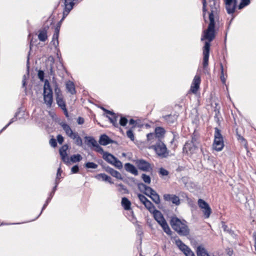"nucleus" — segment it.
<instances>
[{
  "mask_svg": "<svg viewBox=\"0 0 256 256\" xmlns=\"http://www.w3.org/2000/svg\"><path fill=\"white\" fill-rule=\"evenodd\" d=\"M54 93H55L56 98H58V97H60V96L61 97V96H63L62 94L61 90L58 88V86L56 82H55L54 83Z\"/></svg>",
  "mask_w": 256,
  "mask_h": 256,
  "instance_id": "obj_36",
  "label": "nucleus"
},
{
  "mask_svg": "<svg viewBox=\"0 0 256 256\" xmlns=\"http://www.w3.org/2000/svg\"><path fill=\"white\" fill-rule=\"evenodd\" d=\"M150 192L152 193L150 194V198L156 204H160V196L158 194L153 188H152Z\"/></svg>",
  "mask_w": 256,
  "mask_h": 256,
  "instance_id": "obj_20",
  "label": "nucleus"
},
{
  "mask_svg": "<svg viewBox=\"0 0 256 256\" xmlns=\"http://www.w3.org/2000/svg\"><path fill=\"white\" fill-rule=\"evenodd\" d=\"M212 146L213 148L217 152L222 150L224 147L223 136L220 130L218 128H214V141Z\"/></svg>",
  "mask_w": 256,
  "mask_h": 256,
  "instance_id": "obj_4",
  "label": "nucleus"
},
{
  "mask_svg": "<svg viewBox=\"0 0 256 256\" xmlns=\"http://www.w3.org/2000/svg\"><path fill=\"white\" fill-rule=\"evenodd\" d=\"M102 158L106 161L112 164L115 160L114 159H116V158L114 155L108 152L104 153Z\"/></svg>",
  "mask_w": 256,
  "mask_h": 256,
  "instance_id": "obj_22",
  "label": "nucleus"
},
{
  "mask_svg": "<svg viewBox=\"0 0 256 256\" xmlns=\"http://www.w3.org/2000/svg\"><path fill=\"white\" fill-rule=\"evenodd\" d=\"M60 30V26H56V27L55 28V29H54V34H53V36H54V37L55 38H58Z\"/></svg>",
  "mask_w": 256,
  "mask_h": 256,
  "instance_id": "obj_56",
  "label": "nucleus"
},
{
  "mask_svg": "<svg viewBox=\"0 0 256 256\" xmlns=\"http://www.w3.org/2000/svg\"><path fill=\"white\" fill-rule=\"evenodd\" d=\"M51 200H52L51 198L48 197V198L46 199V200L45 202V204H44V206L42 208V210H41L40 214L34 220H32V221L36 220L40 216V215L42 214V211L46 208V207L48 205L49 202H50Z\"/></svg>",
  "mask_w": 256,
  "mask_h": 256,
  "instance_id": "obj_46",
  "label": "nucleus"
},
{
  "mask_svg": "<svg viewBox=\"0 0 256 256\" xmlns=\"http://www.w3.org/2000/svg\"><path fill=\"white\" fill-rule=\"evenodd\" d=\"M138 188L140 191L143 192L146 190H150L152 188L147 186L146 185L142 182L138 184Z\"/></svg>",
  "mask_w": 256,
  "mask_h": 256,
  "instance_id": "obj_39",
  "label": "nucleus"
},
{
  "mask_svg": "<svg viewBox=\"0 0 256 256\" xmlns=\"http://www.w3.org/2000/svg\"><path fill=\"white\" fill-rule=\"evenodd\" d=\"M94 148H95L94 150L96 152H98L101 154H103V155L104 154V153L106 152L104 151V150L102 148V147H101L98 143L95 145Z\"/></svg>",
  "mask_w": 256,
  "mask_h": 256,
  "instance_id": "obj_49",
  "label": "nucleus"
},
{
  "mask_svg": "<svg viewBox=\"0 0 256 256\" xmlns=\"http://www.w3.org/2000/svg\"><path fill=\"white\" fill-rule=\"evenodd\" d=\"M60 126L62 128L63 130L65 131L66 134L70 138L73 136V135L76 132H74L69 125L65 122L60 123Z\"/></svg>",
  "mask_w": 256,
  "mask_h": 256,
  "instance_id": "obj_17",
  "label": "nucleus"
},
{
  "mask_svg": "<svg viewBox=\"0 0 256 256\" xmlns=\"http://www.w3.org/2000/svg\"><path fill=\"white\" fill-rule=\"evenodd\" d=\"M198 206L201 209H204V208H206V206H209L206 201L201 198L198 200Z\"/></svg>",
  "mask_w": 256,
  "mask_h": 256,
  "instance_id": "obj_42",
  "label": "nucleus"
},
{
  "mask_svg": "<svg viewBox=\"0 0 256 256\" xmlns=\"http://www.w3.org/2000/svg\"><path fill=\"white\" fill-rule=\"evenodd\" d=\"M68 148V144H66L63 145L59 150V152L60 156H64V155H67L66 151Z\"/></svg>",
  "mask_w": 256,
  "mask_h": 256,
  "instance_id": "obj_38",
  "label": "nucleus"
},
{
  "mask_svg": "<svg viewBox=\"0 0 256 256\" xmlns=\"http://www.w3.org/2000/svg\"><path fill=\"white\" fill-rule=\"evenodd\" d=\"M126 136H127L130 138V140L132 141H134V136L132 130H128L126 132Z\"/></svg>",
  "mask_w": 256,
  "mask_h": 256,
  "instance_id": "obj_50",
  "label": "nucleus"
},
{
  "mask_svg": "<svg viewBox=\"0 0 256 256\" xmlns=\"http://www.w3.org/2000/svg\"><path fill=\"white\" fill-rule=\"evenodd\" d=\"M172 135H173V138L172 140L171 141V143H172L174 142V140H176L178 138V134L176 132H172Z\"/></svg>",
  "mask_w": 256,
  "mask_h": 256,
  "instance_id": "obj_64",
  "label": "nucleus"
},
{
  "mask_svg": "<svg viewBox=\"0 0 256 256\" xmlns=\"http://www.w3.org/2000/svg\"><path fill=\"white\" fill-rule=\"evenodd\" d=\"M38 76L41 82H44L43 92L44 103L48 108H50L53 102V93L50 84L48 80H44V70H39Z\"/></svg>",
  "mask_w": 256,
  "mask_h": 256,
  "instance_id": "obj_2",
  "label": "nucleus"
},
{
  "mask_svg": "<svg viewBox=\"0 0 256 256\" xmlns=\"http://www.w3.org/2000/svg\"><path fill=\"white\" fill-rule=\"evenodd\" d=\"M49 142L50 145L53 148H56L57 146L56 140L54 138H50Z\"/></svg>",
  "mask_w": 256,
  "mask_h": 256,
  "instance_id": "obj_58",
  "label": "nucleus"
},
{
  "mask_svg": "<svg viewBox=\"0 0 256 256\" xmlns=\"http://www.w3.org/2000/svg\"><path fill=\"white\" fill-rule=\"evenodd\" d=\"M66 88L68 92L72 94H74L76 93L75 86L74 82L70 80H68L66 83Z\"/></svg>",
  "mask_w": 256,
  "mask_h": 256,
  "instance_id": "obj_21",
  "label": "nucleus"
},
{
  "mask_svg": "<svg viewBox=\"0 0 256 256\" xmlns=\"http://www.w3.org/2000/svg\"><path fill=\"white\" fill-rule=\"evenodd\" d=\"M62 171L60 168H59L58 169L57 172H56V179H60L61 178V174H62Z\"/></svg>",
  "mask_w": 256,
  "mask_h": 256,
  "instance_id": "obj_63",
  "label": "nucleus"
},
{
  "mask_svg": "<svg viewBox=\"0 0 256 256\" xmlns=\"http://www.w3.org/2000/svg\"><path fill=\"white\" fill-rule=\"evenodd\" d=\"M147 139L148 140H152L154 138H156L154 133H149L146 135Z\"/></svg>",
  "mask_w": 256,
  "mask_h": 256,
  "instance_id": "obj_61",
  "label": "nucleus"
},
{
  "mask_svg": "<svg viewBox=\"0 0 256 256\" xmlns=\"http://www.w3.org/2000/svg\"><path fill=\"white\" fill-rule=\"evenodd\" d=\"M250 3V0H241L238 6V10H242L244 7L248 6Z\"/></svg>",
  "mask_w": 256,
  "mask_h": 256,
  "instance_id": "obj_35",
  "label": "nucleus"
},
{
  "mask_svg": "<svg viewBox=\"0 0 256 256\" xmlns=\"http://www.w3.org/2000/svg\"><path fill=\"white\" fill-rule=\"evenodd\" d=\"M220 80L224 84H226V78L224 77V66L222 64H220Z\"/></svg>",
  "mask_w": 256,
  "mask_h": 256,
  "instance_id": "obj_41",
  "label": "nucleus"
},
{
  "mask_svg": "<svg viewBox=\"0 0 256 256\" xmlns=\"http://www.w3.org/2000/svg\"><path fill=\"white\" fill-rule=\"evenodd\" d=\"M226 12L229 14H233L237 6V0H224Z\"/></svg>",
  "mask_w": 256,
  "mask_h": 256,
  "instance_id": "obj_7",
  "label": "nucleus"
},
{
  "mask_svg": "<svg viewBox=\"0 0 256 256\" xmlns=\"http://www.w3.org/2000/svg\"><path fill=\"white\" fill-rule=\"evenodd\" d=\"M96 178L98 180H102L104 182H109L110 184H114V182L112 181V178L106 175L105 174H98L95 176Z\"/></svg>",
  "mask_w": 256,
  "mask_h": 256,
  "instance_id": "obj_18",
  "label": "nucleus"
},
{
  "mask_svg": "<svg viewBox=\"0 0 256 256\" xmlns=\"http://www.w3.org/2000/svg\"><path fill=\"white\" fill-rule=\"evenodd\" d=\"M106 117L108 118L110 122L112 124L113 126L116 128L118 127V124L117 122L118 116L114 113V115H112V116H106Z\"/></svg>",
  "mask_w": 256,
  "mask_h": 256,
  "instance_id": "obj_33",
  "label": "nucleus"
},
{
  "mask_svg": "<svg viewBox=\"0 0 256 256\" xmlns=\"http://www.w3.org/2000/svg\"><path fill=\"white\" fill-rule=\"evenodd\" d=\"M200 81L201 80L200 76L197 74L196 75L190 87V90L194 94H196L199 89Z\"/></svg>",
  "mask_w": 256,
  "mask_h": 256,
  "instance_id": "obj_11",
  "label": "nucleus"
},
{
  "mask_svg": "<svg viewBox=\"0 0 256 256\" xmlns=\"http://www.w3.org/2000/svg\"><path fill=\"white\" fill-rule=\"evenodd\" d=\"M138 196L140 200L144 204L146 202L148 199L143 194H138Z\"/></svg>",
  "mask_w": 256,
  "mask_h": 256,
  "instance_id": "obj_53",
  "label": "nucleus"
},
{
  "mask_svg": "<svg viewBox=\"0 0 256 256\" xmlns=\"http://www.w3.org/2000/svg\"><path fill=\"white\" fill-rule=\"evenodd\" d=\"M82 158V156L80 154H73L70 157V160L73 163L80 162Z\"/></svg>",
  "mask_w": 256,
  "mask_h": 256,
  "instance_id": "obj_32",
  "label": "nucleus"
},
{
  "mask_svg": "<svg viewBox=\"0 0 256 256\" xmlns=\"http://www.w3.org/2000/svg\"><path fill=\"white\" fill-rule=\"evenodd\" d=\"M29 53H30V52H29ZM30 54H28V55L27 57V62H26V67H27V73L26 74H24L22 77V88H24V91L26 92V80L29 77V68H30Z\"/></svg>",
  "mask_w": 256,
  "mask_h": 256,
  "instance_id": "obj_13",
  "label": "nucleus"
},
{
  "mask_svg": "<svg viewBox=\"0 0 256 256\" xmlns=\"http://www.w3.org/2000/svg\"><path fill=\"white\" fill-rule=\"evenodd\" d=\"M184 254L186 256H195L194 252L190 248Z\"/></svg>",
  "mask_w": 256,
  "mask_h": 256,
  "instance_id": "obj_57",
  "label": "nucleus"
},
{
  "mask_svg": "<svg viewBox=\"0 0 256 256\" xmlns=\"http://www.w3.org/2000/svg\"><path fill=\"white\" fill-rule=\"evenodd\" d=\"M114 160H115L114 161L112 164L114 165L116 168H118V169L121 170L122 168V162L117 158H116V159Z\"/></svg>",
  "mask_w": 256,
  "mask_h": 256,
  "instance_id": "obj_45",
  "label": "nucleus"
},
{
  "mask_svg": "<svg viewBox=\"0 0 256 256\" xmlns=\"http://www.w3.org/2000/svg\"><path fill=\"white\" fill-rule=\"evenodd\" d=\"M128 120L127 118L124 116H121L120 120V124L122 126H124L126 125Z\"/></svg>",
  "mask_w": 256,
  "mask_h": 256,
  "instance_id": "obj_51",
  "label": "nucleus"
},
{
  "mask_svg": "<svg viewBox=\"0 0 256 256\" xmlns=\"http://www.w3.org/2000/svg\"><path fill=\"white\" fill-rule=\"evenodd\" d=\"M134 162L138 168L142 171L150 172L152 170L151 164L142 158L136 159L134 160Z\"/></svg>",
  "mask_w": 256,
  "mask_h": 256,
  "instance_id": "obj_6",
  "label": "nucleus"
},
{
  "mask_svg": "<svg viewBox=\"0 0 256 256\" xmlns=\"http://www.w3.org/2000/svg\"><path fill=\"white\" fill-rule=\"evenodd\" d=\"M84 138L87 140L88 144H91L93 147L97 144L96 140L92 136H86Z\"/></svg>",
  "mask_w": 256,
  "mask_h": 256,
  "instance_id": "obj_37",
  "label": "nucleus"
},
{
  "mask_svg": "<svg viewBox=\"0 0 256 256\" xmlns=\"http://www.w3.org/2000/svg\"><path fill=\"white\" fill-rule=\"evenodd\" d=\"M202 210V212L204 214L205 218H208L212 213V210L210 206H208Z\"/></svg>",
  "mask_w": 256,
  "mask_h": 256,
  "instance_id": "obj_40",
  "label": "nucleus"
},
{
  "mask_svg": "<svg viewBox=\"0 0 256 256\" xmlns=\"http://www.w3.org/2000/svg\"><path fill=\"white\" fill-rule=\"evenodd\" d=\"M122 205L123 206L124 208L126 210H130L131 208V202L130 200L126 197L122 198Z\"/></svg>",
  "mask_w": 256,
  "mask_h": 256,
  "instance_id": "obj_25",
  "label": "nucleus"
},
{
  "mask_svg": "<svg viewBox=\"0 0 256 256\" xmlns=\"http://www.w3.org/2000/svg\"><path fill=\"white\" fill-rule=\"evenodd\" d=\"M198 148L196 144H192V142L188 141L184 144L183 147V152L186 154H192L194 152L196 149Z\"/></svg>",
  "mask_w": 256,
  "mask_h": 256,
  "instance_id": "obj_9",
  "label": "nucleus"
},
{
  "mask_svg": "<svg viewBox=\"0 0 256 256\" xmlns=\"http://www.w3.org/2000/svg\"><path fill=\"white\" fill-rule=\"evenodd\" d=\"M176 244L184 253L189 248L180 239H178L176 240Z\"/></svg>",
  "mask_w": 256,
  "mask_h": 256,
  "instance_id": "obj_24",
  "label": "nucleus"
},
{
  "mask_svg": "<svg viewBox=\"0 0 256 256\" xmlns=\"http://www.w3.org/2000/svg\"><path fill=\"white\" fill-rule=\"evenodd\" d=\"M56 102L58 106H60L62 109H64V108L66 109V105L64 100L63 96L56 98Z\"/></svg>",
  "mask_w": 256,
  "mask_h": 256,
  "instance_id": "obj_30",
  "label": "nucleus"
},
{
  "mask_svg": "<svg viewBox=\"0 0 256 256\" xmlns=\"http://www.w3.org/2000/svg\"><path fill=\"white\" fill-rule=\"evenodd\" d=\"M204 34L202 36L201 40H208L205 42L202 48L203 54V67L206 68L208 64L210 42L215 38V21L210 20V23L206 30L203 32Z\"/></svg>",
  "mask_w": 256,
  "mask_h": 256,
  "instance_id": "obj_1",
  "label": "nucleus"
},
{
  "mask_svg": "<svg viewBox=\"0 0 256 256\" xmlns=\"http://www.w3.org/2000/svg\"><path fill=\"white\" fill-rule=\"evenodd\" d=\"M210 12L209 14V20H214V18L218 14L219 10V6L216 4V0H210Z\"/></svg>",
  "mask_w": 256,
  "mask_h": 256,
  "instance_id": "obj_8",
  "label": "nucleus"
},
{
  "mask_svg": "<svg viewBox=\"0 0 256 256\" xmlns=\"http://www.w3.org/2000/svg\"><path fill=\"white\" fill-rule=\"evenodd\" d=\"M62 160L66 164H69L70 162V158H68L67 155H64V156H61Z\"/></svg>",
  "mask_w": 256,
  "mask_h": 256,
  "instance_id": "obj_59",
  "label": "nucleus"
},
{
  "mask_svg": "<svg viewBox=\"0 0 256 256\" xmlns=\"http://www.w3.org/2000/svg\"><path fill=\"white\" fill-rule=\"evenodd\" d=\"M38 38L40 41L45 42L48 38L46 30L44 28L42 30H40L38 35Z\"/></svg>",
  "mask_w": 256,
  "mask_h": 256,
  "instance_id": "obj_27",
  "label": "nucleus"
},
{
  "mask_svg": "<svg viewBox=\"0 0 256 256\" xmlns=\"http://www.w3.org/2000/svg\"><path fill=\"white\" fill-rule=\"evenodd\" d=\"M72 139L74 140V142L76 145L82 146V138L78 136V134L76 132L73 136L72 137Z\"/></svg>",
  "mask_w": 256,
  "mask_h": 256,
  "instance_id": "obj_29",
  "label": "nucleus"
},
{
  "mask_svg": "<svg viewBox=\"0 0 256 256\" xmlns=\"http://www.w3.org/2000/svg\"><path fill=\"white\" fill-rule=\"evenodd\" d=\"M58 38H55L54 37V36H52V40L51 42L52 44L56 48H57L58 46Z\"/></svg>",
  "mask_w": 256,
  "mask_h": 256,
  "instance_id": "obj_54",
  "label": "nucleus"
},
{
  "mask_svg": "<svg viewBox=\"0 0 256 256\" xmlns=\"http://www.w3.org/2000/svg\"><path fill=\"white\" fill-rule=\"evenodd\" d=\"M105 170L106 172L109 173L112 176L116 178L117 179L122 180L123 179L122 174L118 171L114 170V168H110L109 166H106L105 168Z\"/></svg>",
  "mask_w": 256,
  "mask_h": 256,
  "instance_id": "obj_14",
  "label": "nucleus"
},
{
  "mask_svg": "<svg viewBox=\"0 0 256 256\" xmlns=\"http://www.w3.org/2000/svg\"><path fill=\"white\" fill-rule=\"evenodd\" d=\"M178 118V114H168L162 116L164 120L170 124H174L177 120Z\"/></svg>",
  "mask_w": 256,
  "mask_h": 256,
  "instance_id": "obj_19",
  "label": "nucleus"
},
{
  "mask_svg": "<svg viewBox=\"0 0 256 256\" xmlns=\"http://www.w3.org/2000/svg\"><path fill=\"white\" fill-rule=\"evenodd\" d=\"M152 213L154 218L156 222L159 220H162V219L164 218L161 212L157 210H154Z\"/></svg>",
  "mask_w": 256,
  "mask_h": 256,
  "instance_id": "obj_34",
  "label": "nucleus"
},
{
  "mask_svg": "<svg viewBox=\"0 0 256 256\" xmlns=\"http://www.w3.org/2000/svg\"><path fill=\"white\" fill-rule=\"evenodd\" d=\"M158 174L161 176H167L169 174L168 170L163 168H160L158 170Z\"/></svg>",
  "mask_w": 256,
  "mask_h": 256,
  "instance_id": "obj_48",
  "label": "nucleus"
},
{
  "mask_svg": "<svg viewBox=\"0 0 256 256\" xmlns=\"http://www.w3.org/2000/svg\"><path fill=\"white\" fill-rule=\"evenodd\" d=\"M206 12H207V10H206V0H202V12H203V16H204V18H205V16H206ZM204 20L206 21V19H204Z\"/></svg>",
  "mask_w": 256,
  "mask_h": 256,
  "instance_id": "obj_52",
  "label": "nucleus"
},
{
  "mask_svg": "<svg viewBox=\"0 0 256 256\" xmlns=\"http://www.w3.org/2000/svg\"><path fill=\"white\" fill-rule=\"evenodd\" d=\"M162 227L164 231L168 235H170L172 234V231L166 222L164 218H162V220H159L157 222Z\"/></svg>",
  "mask_w": 256,
  "mask_h": 256,
  "instance_id": "obj_16",
  "label": "nucleus"
},
{
  "mask_svg": "<svg viewBox=\"0 0 256 256\" xmlns=\"http://www.w3.org/2000/svg\"><path fill=\"white\" fill-rule=\"evenodd\" d=\"M98 142L100 145L106 146L110 144H116V142L110 138L106 134H102L98 140Z\"/></svg>",
  "mask_w": 256,
  "mask_h": 256,
  "instance_id": "obj_12",
  "label": "nucleus"
},
{
  "mask_svg": "<svg viewBox=\"0 0 256 256\" xmlns=\"http://www.w3.org/2000/svg\"><path fill=\"white\" fill-rule=\"evenodd\" d=\"M20 112V108H18V110L16 112L14 118H12L10 121V122L4 126L0 130V134L4 130H5L11 124L16 122L17 120V117Z\"/></svg>",
  "mask_w": 256,
  "mask_h": 256,
  "instance_id": "obj_28",
  "label": "nucleus"
},
{
  "mask_svg": "<svg viewBox=\"0 0 256 256\" xmlns=\"http://www.w3.org/2000/svg\"><path fill=\"white\" fill-rule=\"evenodd\" d=\"M164 199L165 201L172 202L176 206H179L180 203L179 197L175 194H164Z\"/></svg>",
  "mask_w": 256,
  "mask_h": 256,
  "instance_id": "obj_10",
  "label": "nucleus"
},
{
  "mask_svg": "<svg viewBox=\"0 0 256 256\" xmlns=\"http://www.w3.org/2000/svg\"><path fill=\"white\" fill-rule=\"evenodd\" d=\"M152 148L160 158H166L168 155V152L165 144L158 140L154 145L152 146Z\"/></svg>",
  "mask_w": 256,
  "mask_h": 256,
  "instance_id": "obj_5",
  "label": "nucleus"
},
{
  "mask_svg": "<svg viewBox=\"0 0 256 256\" xmlns=\"http://www.w3.org/2000/svg\"><path fill=\"white\" fill-rule=\"evenodd\" d=\"M222 228L224 232L228 233L232 236L234 234V232L231 229L228 228V226L226 225L224 222H222Z\"/></svg>",
  "mask_w": 256,
  "mask_h": 256,
  "instance_id": "obj_44",
  "label": "nucleus"
},
{
  "mask_svg": "<svg viewBox=\"0 0 256 256\" xmlns=\"http://www.w3.org/2000/svg\"><path fill=\"white\" fill-rule=\"evenodd\" d=\"M142 178L143 180V181L148 184H150L151 182V178L150 177L146 174H142Z\"/></svg>",
  "mask_w": 256,
  "mask_h": 256,
  "instance_id": "obj_47",
  "label": "nucleus"
},
{
  "mask_svg": "<svg viewBox=\"0 0 256 256\" xmlns=\"http://www.w3.org/2000/svg\"><path fill=\"white\" fill-rule=\"evenodd\" d=\"M237 138L241 142L244 143L245 145L246 144V141L243 136L239 134H237Z\"/></svg>",
  "mask_w": 256,
  "mask_h": 256,
  "instance_id": "obj_60",
  "label": "nucleus"
},
{
  "mask_svg": "<svg viewBox=\"0 0 256 256\" xmlns=\"http://www.w3.org/2000/svg\"><path fill=\"white\" fill-rule=\"evenodd\" d=\"M165 132V130L162 127H156L155 128L154 134L156 138H160L163 137Z\"/></svg>",
  "mask_w": 256,
  "mask_h": 256,
  "instance_id": "obj_26",
  "label": "nucleus"
},
{
  "mask_svg": "<svg viewBox=\"0 0 256 256\" xmlns=\"http://www.w3.org/2000/svg\"><path fill=\"white\" fill-rule=\"evenodd\" d=\"M184 220H180L176 216H172L170 220L172 228L180 236H187L190 234V229Z\"/></svg>",
  "mask_w": 256,
  "mask_h": 256,
  "instance_id": "obj_3",
  "label": "nucleus"
},
{
  "mask_svg": "<svg viewBox=\"0 0 256 256\" xmlns=\"http://www.w3.org/2000/svg\"><path fill=\"white\" fill-rule=\"evenodd\" d=\"M145 207L150 212H152L154 210H156L154 205L148 200L144 204Z\"/></svg>",
  "mask_w": 256,
  "mask_h": 256,
  "instance_id": "obj_31",
  "label": "nucleus"
},
{
  "mask_svg": "<svg viewBox=\"0 0 256 256\" xmlns=\"http://www.w3.org/2000/svg\"><path fill=\"white\" fill-rule=\"evenodd\" d=\"M84 166L86 168L96 169L98 167V165L93 162H87L85 164Z\"/></svg>",
  "mask_w": 256,
  "mask_h": 256,
  "instance_id": "obj_43",
  "label": "nucleus"
},
{
  "mask_svg": "<svg viewBox=\"0 0 256 256\" xmlns=\"http://www.w3.org/2000/svg\"><path fill=\"white\" fill-rule=\"evenodd\" d=\"M124 169L128 172H130L134 176H138V170L136 167L130 163L128 162L124 164Z\"/></svg>",
  "mask_w": 256,
  "mask_h": 256,
  "instance_id": "obj_15",
  "label": "nucleus"
},
{
  "mask_svg": "<svg viewBox=\"0 0 256 256\" xmlns=\"http://www.w3.org/2000/svg\"><path fill=\"white\" fill-rule=\"evenodd\" d=\"M57 141L60 144H62L64 142V137L61 134L57 136Z\"/></svg>",
  "mask_w": 256,
  "mask_h": 256,
  "instance_id": "obj_62",
  "label": "nucleus"
},
{
  "mask_svg": "<svg viewBox=\"0 0 256 256\" xmlns=\"http://www.w3.org/2000/svg\"><path fill=\"white\" fill-rule=\"evenodd\" d=\"M80 168L78 165L76 164L71 168L72 174H76L79 172Z\"/></svg>",
  "mask_w": 256,
  "mask_h": 256,
  "instance_id": "obj_55",
  "label": "nucleus"
},
{
  "mask_svg": "<svg viewBox=\"0 0 256 256\" xmlns=\"http://www.w3.org/2000/svg\"><path fill=\"white\" fill-rule=\"evenodd\" d=\"M197 256H210L205 248L202 246H199L196 248Z\"/></svg>",
  "mask_w": 256,
  "mask_h": 256,
  "instance_id": "obj_23",
  "label": "nucleus"
}]
</instances>
